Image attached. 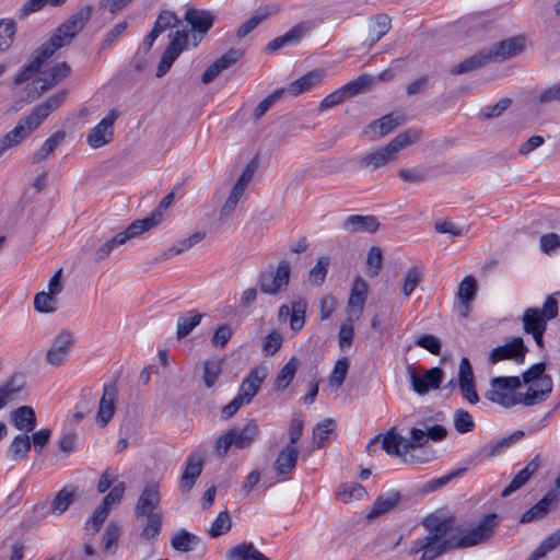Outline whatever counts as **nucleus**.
<instances>
[{"mask_svg":"<svg viewBox=\"0 0 560 560\" xmlns=\"http://www.w3.org/2000/svg\"><path fill=\"white\" fill-rule=\"evenodd\" d=\"M423 526L428 533L423 538L413 541L409 555L422 552L420 560H434L454 546L466 548L488 540L497 526V515L483 516L457 544L450 537L453 528L452 518L431 515L423 521Z\"/></svg>","mask_w":560,"mask_h":560,"instance_id":"nucleus-2","label":"nucleus"},{"mask_svg":"<svg viewBox=\"0 0 560 560\" xmlns=\"http://www.w3.org/2000/svg\"><path fill=\"white\" fill-rule=\"evenodd\" d=\"M179 23L180 21L177 19L175 13L164 10L159 14L153 27L158 28L160 33H163L168 28L177 26Z\"/></svg>","mask_w":560,"mask_h":560,"instance_id":"nucleus-64","label":"nucleus"},{"mask_svg":"<svg viewBox=\"0 0 560 560\" xmlns=\"http://www.w3.org/2000/svg\"><path fill=\"white\" fill-rule=\"evenodd\" d=\"M73 343V332L70 330H61L54 337L51 345L46 351V363L55 368L63 365L71 353Z\"/></svg>","mask_w":560,"mask_h":560,"instance_id":"nucleus-9","label":"nucleus"},{"mask_svg":"<svg viewBox=\"0 0 560 560\" xmlns=\"http://www.w3.org/2000/svg\"><path fill=\"white\" fill-rule=\"evenodd\" d=\"M299 369V360L296 358L290 359V361L280 370L275 378V388L284 389L293 381L295 373Z\"/></svg>","mask_w":560,"mask_h":560,"instance_id":"nucleus-44","label":"nucleus"},{"mask_svg":"<svg viewBox=\"0 0 560 560\" xmlns=\"http://www.w3.org/2000/svg\"><path fill=\"white\" fill-rule=\"evenodd\" d=\"M407 372L412 389L419 395H425L430 389H438L444 378V372L440 368H432L420 375L416 368L407 365Z\"/></svg>","mask_w":560,"mask_h":560,"instance_id":"nucleus-12","label":"nucleus"},{"mask_svg":"<svg viewBox=\"0 0 560 560\" xmlns=\"http://www.w3.org/2000/svg\"><path fill=\"white\" fill-rule=\"evenodd\" d=\"M122 528L116 522H110L102 537L103 551L107 555H114L118 548V541L121 536Z\"/></svg>","mask_w":560,"mask_h":560,"instance_id":"nucleus-37","label":"nucleus"},{"mask_svg":"<svg viewBox=\"0 0 560 560\" xmlns=\"http://www.w3.org/2000/svg\"><path fill=\"white\" fill-rule=\"evenodd\" d=\"M299 450L296 446L287 445L278 455L275 462V470L279 475L290 472L296 466Z\"/></svg>","mask_w":560,"mask_h":560,"instance_id":"nucleus-32","label":"nucleus"},{"mask_svg":"<svg viewBox=\"0 0 560 560\" xmlns=\"http://www.w3.org/2000/svg\"><path fill=\"white\" fill-rule=\"evenodd\" d=\"M118 117V112L113 109L90 130L86 141L91 148L98 149L113 141L114 124Z\"/></svg>","mask_w":560,"mask_h":560,"instance_id":"nucleus-13","label":"nucleus"},{"mask_svg":"<svg viewBox=\"0 0 560 560\" xmlns=\"http://www.w3.org/2000/svg\"><path fill=\"white\" fill-rule=\"evenodd\" d=\"M124 244V237H120L117 233L114 237H112L110 240L102 244L98 248H96L94 253L95 261L98 262L107 259L115 247Z\"/></svg>","mask_w":560,"mask_h":560,"instance_id":"nucleus-61","label":"nucleus"},{"mask_svg":"<svg viewBox=\"0 0 560 560\" xmlns=\"http://www.w3.org/2000/svg\"><path fill=\"white\" fill-rule=\"evenodd\" d=\"M202 319V314L197 311H190L187 315L180 316L177 320V338L183 339L189 335L192 329L199 325Z\"/></svg>","mask_w":560,"mask_h":560,"instance_id":"nucleus-43","label":"nucleus"},{"mask_svg":"<svg viewBox=\"0 0 560 560\" xmlns=\"http://www.w3.org/2000/svg\"><path fill=\"white\" fill-rule=\"evenodd\" d=\"M93 7H81L58 26L51 38L37 48L30 62L18 73L13 80L15 86H23L21 98L32 103L44 92L51 89L58 82L70 74V66L59 62L49 70H42L43 65L54 56L57 49L69 45L72 39L84 28L92 16Z\"/></svg>","mask_w":560,"mask_h":560,"instance_id":"nucleus-1","label":"nucleus"},{"mask_svg":"<svg viewBox=\"0 0 560 560\" xmlns=\"http://www.w3.org/2000/svg\"><path fill=\"white\" fill-rule=\"evenodd\" d=\"M400 494L396 491H390L380 495L373 503V506L366 517L370 520L375 518L392 511L400 502Z\"/></svg>","mask_w":560,"mask_h":560,"instance_id":"nucleus-30","label":"nucleus"},{"mask_svg":"<svg viewBox=\"0 0 560 560\" xmlns=\"http://www.w3.org/2000/svg\"><path fill=\"white\" fill-rule=\"evenodd\" d=\"M31 447V438L27 434H19L11 442L8 456L11 460L19 462L27 456Z\"/></svg>","mask_w":560,"mask_h":560,"instance_id":"nucleus-38","label":"nucleus"},{"mask_svg":"<svg viewBox=\"0 0 560 560\" xmlns=\"http://www.w3.org/2000/svg\"><path fill=\"white\" fill-rule=\"evenodd\" d=\"M383 450L392 456H405L408 454L406 441L394 429L386 432L382 439Z\"/></svg>","mask_w":560,"mask_h":560,"instance_id":"nucleus-34","label":"nucleus"},{"mask_svg":"<svg viewBox=\"0 0 560 560\" xmlns=\"http://www.w3.org/2000/svg\"><path fill=\"white\" fill-rule=\"evenodd\" d=\"M161 503V492H160V486L156 482H152L147 485L138 500L135 506V513L137 517L140 516H147V515H154V514H161L159 512V506Z\"/></svg>","mask_w":560,"mask_h":560,"instance_id":"nucleus-14","label":"nucleus"},{"mask_svg":"<svg viewBox=\"0 0 560 560\" xmlns=\"http://www.w3.org/2000/svg\"><path fill=\"white\" fill-rule=\"evenodd\" d=\"M560 546V528L544 539L530 553L528 560H540Z\"/></svg>","mask_w":560,"mask_h":560,"instance_id":"nucleus-45","label":"nucleus"},{"mask_svg":"<svg viewBox=\"0 0 560 560\" xmlns=\"http://www.w3.org/2000/svg\"><path fill=\"white\" fill-rule=\"evenodd\" d=\"M284 92L285 89H278L261 102H259L254 110L255 120H259L269 110V108L282 97Z\"/></svg>","mask_w":560,"mask_h":560,"instance_id":"nucleus-60","label":"nucleus"},{"mask_svg":"<svg viewBox=\"0 0 560 560\" xmlns=\"http://www.w3.org/2000/svg\"><path fill=\"white\" fill-rule=\"evenodd\" d=\"M558 493L555 490L548 491L534 506L524 512L520 523H530L544 518L550 510V506L558 501Z\"/></svg>","mask_w":560,"mask_h":560,"instance_id":"nucleus-24","label":"nucleus"},{"mask_svg":"<svg viewBox=\"0 0 560 560\" xmlns=\"http://www.w3.org/2000/svg\"><path fill=\"white\" fill-rule=\"evenodd\" d=\"M336 423L332 419H324L313 430V443L316 448H322L325 440L334 432Z\"/></svg>","mask_w":560,"mask_h":560,"instance_id":"nucleus-46","label":"nucleus"},{"mask_svg":"<svg viewBox=\"0 0 560 560\" xmlns=\"http://www.w3.org/2000/svg\"><path fill=\"white\" fill-rule=\"evenodd\" d=\"M199 544V538L185 529L179 530L171 540L172 547L180 552L192 551Z\"/></svg>","mask_w":560,"mask_h":560,"instance_id":"nucleus-41","label":"nucleus"},{"mask_svg":"<svg viewBox=\"0 0 560 560\" xmlns=\"http://www.w3.org/2000/svg\"><path fill=\"white\" fill-rule=\"evenodd\" d=\"M539 246L544 254L552 255L560 249V236L557 233H546L540 236Z\"/></svg>","mask_w":560,"mask_h":560,"instance_id":"nucleus-63","label":"nucleus"},{"mask_svg":"<svg viewBox=\"0 0 560 560\" xmlns=\"http://www.w3.org/2000/svg\"><path fill=\"white\" fill-rule=\"evenodd\" d=\"M118 390L114 384L104 386L103 395L100 400V407L96 415V422L101 427L107 425L112 420L116 409Z\"/></svg>","mask_w":560,"mask_h":560,"instance_id":"nucleus-18","label":"nucleus"},{"mask_svg":"<svg viewBox=\"0 0 560 560\" xmlns=\"http://www.w3.org/2000/svg\"><path fill=\"white\" fill-rule=\"evenodd\" d=\"M75 498V489L73 487L62 488L54 498L51 502V513L55 515H61L67 511L69 505Z\"/></svg>","mask_w":560,"mask_h":560,"instance_id":"nucleus-40","label":"nucleus"},{"mask_svg":"<svg viewBox=\"0 0 560 560\" xmlns=\"http://www.w3.org/2000/svg\"><path fill=\"white\" fill-rule=\"evenodd\" d=\"M266 376L267 371L265 368L253 369L243 380L236 397L241 398L245 405L249 404L258 393Z\"/></svg>","mask_w":560,"mask_h":560,"instance_id":"nucleus-19","label":"nucleus"},{"mask_svg":"<svg viewBox=\"0 0 560 560\" xmlns=\"http://www.w3.org/2000/svg\"><path fill=\"white\" fill-rule=\"evenodd\" d=\"M454 427L457 432L464 434L474 430L475 422L468 411L458 409L454 412Z\"/></svg>","mask_w":560,"mask_h":560,"instance_id":"nucleus-55","label":"nucleus"},{"mask_svg":"<svg viewBox=\"0 0 560 560\" xmlns=\"http://www.w3.org/2000/svg\"><path fill=\"white\" fill-rule=\"evenodd\" d=\"M184 21L190 26L188 31H176L170 34V44L162 54L156 69V77L167 73L178 56L187 49L196 48L215 22L214 14L206 9L188 8Z\"/></svg>","mask_w":560,"mask_h":560,"instance_id":"nucleus-3","label":"nucleus"},{"mask_svg":"<svg viewBox=\"0 0 560 560\" xmlns=\"http://www.w3.org/2000/svg\"><path fill=\"white\" fill-rule=\"evenodd\" d=\"M313 23L304 22L290 28L285 34L272 39L266 47L268 51H276L287 45L295 44L313 28Z\"/></svg>","mask_w":560,"mask_h":560,"instance_id":"nucleus-23","label":"nucleus"},{"mask_svg":"<svg viewBox=\"0 0 560 560\" xmlns=\"http://www.w3.org/2000/svg\"><path fill=\"white\" fill-rule=\"evenodd\" d=\"M558 316V302L556 298L548 296L541 310L528 307L522 316L523 329L526 334L546 330L547 322Z\"/></svg>","mask_w":560,"mask_h":560,"instance_id":"nucleus-7","label":"nucleus"},{"mask_svg":"<svg viewBox=\"0 0 560 560\" xmlns=\"http://www.w3.org/2000/svg\"><path fill=\"white\" fill-rule=\"evenodd\" d=\"M156 225H159V218L150 214L142 220L133 221L125 231L118 233V235L124 237V243H126L128 240L136 237Z\"/></svg>","mask_w":560,"mask_h":560,"instance_id":"nucleus-36","label":"nucleus"},{"mask_svg":"<svg viewBox=\"0 0 560 560\" xmlns=\"http://www.w3.org/2000/svg\"><path fill=\"white\" fill-rule=\"evenodd\" d=\"M231 517L226 511L220 512L217 518L210 526L209 535L211 537H219L231 529Z\"/></svg>","mask_w":560,"mask_h":560,"instance_id":"nucleus-56","label":"nucleus"},{"mask_svg":"<svg viewBox=\"0 0 560 560\" xmlns=\"http://www.w3.org/2000/svg\"><path fill=\"white\" fill-rule=\"evenodd\" d=\"M34 307L39 313H54L57 310L56 296L48 292H38L34 298Z\"/></svg>","mask_w":560,"mask_h":560,"instance_id":"nucleus-54","label":"nucleus"},{"mask_svg":"<svg viewBox=\"0 0 560 560\" xmlns=\"http://www.w3.org/2000/svg\"><path fill=\"white\" fill-rule=\"evenodd\" d=\"M397 158L395 156L393 150L389 148L388 143L382 148L375 149L370 152H365L357 159V162L361 170L366 172H373L380 167H384L392 162H394Z\"/></svg>","mask_w":560,"mask_h":560,"instance_id":"nucleus-16","label":"nucleus"},{"mask_svg":"<svg viewBox=\"0 0 560 560\" xmlns=\"http://www.w3.org/2000/svg\"><path fill=\"white\" fill-rule=\"evenodd\" d=\"M329 265V257L323 256L318 258L315 266L308 272V279L312 285L319 287L325 281Z\"/></svg>","mask_w":560,"mask_h":560,"instance_id":"nucleus-48","label":"nucleus"},{"mask_svg":"<svg viewBox=\"0 0 560 560\" xmlns=\"http://www.w3.org/2000/svg\"><path fill=\"white\" fill-rule=\"evenodd\" d=\"M228 560H269L252 542L240 544L226 553Z\"/></svg>","mask_w":560,"mask_h":560,"instance_id":"nucleus-33","label":"nucleus"},{"mask_svg":"<svg viewBox=\"0 0 560 560\" xmlns=\"http://www.w3.org/2000/svg\"><path fill=\"white\" fill-rule=\"evenodd\" d=\"M477 284L476 280L471 276L465 277L459 285L457 291V298L462 304H468L471 302L476 295Z\"/></svg>","mask_w":560,"mask_h":560,"instance_id":"nucleus-52","label":"nucleus"},{"mask_svg":"<svg viewBox=\"0 0 560 560\" xmlns=\"http://www.w3.org/2000/svg\"><path fill=\"white\" fill-rule=\"evenodd\" d=\"M526 47V37L518 35L494 43L486 50L489 62H503L521 55Z\"/></svg>","mask_w":560,"mask_h":560,"instance_id":"nucleus-11","label":"nucleus"},{"mask_svg":"<svg viewBox=\"0 0 560 560\" xmlns=\"http://www.w3.org/2000/svg\"><path fill=\"white\" fill-rule=\"evenodd\" d=\"M399 125V121L393 114L383 116L380 119L372 121L364 130L365 135H372V139L375 137H384L388 135L394 128Z\"/></svg>","mask_w":560,"mask_h":560,"instance_id":"nucleus-35","label":"nucleus"},{"mask_svg":"<svg viewBox=\"0 0 560 560\" xmlns=\"http://www.w3.org/2000/svg\"><path fill=\"white\" fill-rule=\"evenodd\" d=\"M488 62H489L488 56L485 50V51H482L480 54H476V55L463 60L458 65H456L451 70V73L452 74H462V73L470 72V71L481 68L482 66H485Z\"/></svg>","mask_w":560,"mask_h":560,"instance_id":"nucleus-42","label":"nucleus"},{"mask_svg":"<svg viewBox=\"0 0 560 560\" xmlns=\"http://www.w3.org/2000/svg\"><path fill=\"white\" fill-rule=\"evenodd\" d=\"M259 425L255 419L240 428L234 427L222 433L215 441L214 450L219 457L226 455L231 447L238 450L247 448L259 435Z\"/></svg>","mask_w":560,"mask_h":560,"instance_id":"nucleus-5","label":"nucleus"},{"mask_svg":"<svg viewBox=\"0 0 560 560\" xmlns=\"http://www.w3.org/2000/svg\"><path fill=\"white\" fill-rule=\"evenodd\" d=\"M11 421L18 430L31 432L36 427L35 411L30 406H21L11 412Z\"/></svg>","mask_w":560,"mask_h":560,"instance_id":"nucleus-29","label":"nucleus"},{"mask_svg":"<svg viewBox=\"0 0 560 560\" xmlns=\"http://www.w3.org/2000/svg\"><path fill=\"white\" fill-rule=\"evenodd\" d=\"M203 460V455L200 452H192L186 458V466L179 483V488L183 492H188L194 487L202 471Z\"/></svg>","mask_w":560,"mask_h":560,"instance_id":"nucleus-21","label":"nucleus"},{"mask_svg":"<svg viewBox=\"0 0 560 560\" xmlns=\"http://www.w3.org/2000/svg\"><path fill=\"white\" fill-rule=\"evenodd\" d=\"M126 483L124 481L115 483L110 491L104 497L102 505L107 509L118 505L124 497Z\"/></svg>","mask_w":560,"mask_h":560,"instance_id":"nucleus-62","label":"nucleus"},{"mask_svg":"<svg viewBox=\"0 0 560 560\" xmlns=\"http://www.w3.org/2000/svg\"><path fill=\"white\" fill-rule=\"evenodd\" d=\"M22 377L13 375L0 385V410L13 402L23 389Z\"/></svg>","mask_w":560,"mask_h":560,"instance_id":"nucleus-28","label":"nucleus"},{"mask_svg":"<svg viewBox=\"0 0 560 560\" xmlns=\"http://www.w3.org/2000/svg\"><path fill=\"white\" fill-rule=\"evenodd\" d=\"M324 74L323 70H312L291 82L288 88V92L293 96H298L299 94L318 85L322 82Z\"/></svg>","mask_w":560,"mask_h":560,"instance_id":"nucleus-27","label":"nucleus"},{"mask_svg":"<svg viewBox=\"0 0 560 560\" xmlns=\"http://www.w3.org/2000/svg\"><path fill=\"white\" fill-rule=\"evenodd\" d=\"M242 56L241 49H230L205 70L201 77L202 82L205 84L212 82L222 71L235 65Z\"/></svg>","mask_w":560,"mask_h":560,"instance_id":"nucleus-20","label":"nucleus"},{"mask_svg":"<svg viewBox=\"0 0 560 560\" xmlns=\"http://www.w3.org/2000/svg\"><path fill=\"white\" fill-rule=\"evenodd\" d=\"M521 385L522 381L518 376H498L490 381L483 396L492 404L511 408L522 404L523 395L516 393Z\"/></svg>","mask_w":560,"mask_h":560,"instance_id":"nucleus-6","label":"nucleus"},{"mask_svg":"<svg viewBox=\"0 0 560 560\" xmlns=\"http://www.w3.org/2000/svg\"><path fill=\"white\" fill-rule=\"evenodd\" d=\"M290 280V265L282 260L273 272H262L258 279V285L262 293L276 295L284 291Z\"/></svg>","mask_w":560,"mask_h":560,"instance_id":"nucleus-10","label":"nucleus"},{"mask_svg":"<svg viewBox=\"0 0 560 560\" xmlns=\"http://www.w3.org/2000/svg\"><path fill=\"white\" fill-rule=\"evenodd\" d=\"M527 384L528 388L526 393L522 394V404L525 406H533L545 401L552 390V380L549 375H545Z\"/></svg>","mask_w":560,"mask_h":560,"instance_id":"nucleus-17","label":"nucleus"},{"mask_svg":"<svg viewBox=\"0 0 560 560\" xmlns=\"http://www.w3.org/2000/svg\"><path fill=\"white\" fill-rule=\"evenodd\" d=\"M383 256L380 247L373 246L368 254L366 275L371 278L376 277L382 268Z\"/></svg>","mask_w":560,"mask_h":560,"instance_id":"nucleus-59","label":"nucleus"},{"mask_svg":"<svg viewBox=\"0 0 560 560\" xmlns=\"http://www.w3.org/2000/svg\"><path fill=\"white\" fill-rule=\"evenodd\" d=\"M366 495V490L359 483H346L337 492V499L348 503L352 499H361Z\"/></svg>","mask_w":560,"mask_h":560,"instance_id":"nucleus-53","label":"nucleus"},{"mask_svg":"<svg viewBox=\"0 0 560 560\" xmlns=\"http://www.w3.org/2000/svg\"><path fill=\"white\" fill-rule=\"evenodd\" d=\"M306 302L299 299L292 303V314L290 318V328L298 332L305 324Z\"/></svg>","mask_w":560,"mask_h":560,"instance_id":"nucleus-51","label":"nucleus"},{"mask_svg":"<svg viewBox=\"0 0 560 560\" xmlns=\"http://www.w3.org/2000/svg\"><path fill=\"white\" fill-rule=\"evenodd\" d=\"M222 373V360H207L203 363L202 378L207 388H211Z\"/></svg>","mask_w":560,"mask_h":560,"instance_id":"nucleus-50","label":"nucleus"},{"mask_svg":"<svg viewBox=\"0 0 560 560\" xmlns=\"http://www.w3.org/2000/svg\"><path fill=\"white\" fill-rule=\"evenodd\" d=\"M527 352L528 348L523 339L515 337L510 342L494 348L489 355V362L495 364L502 360H513L516 363H523Z\"/></svg>","mask_w":560,"mask_h":560,"instance_id":"nucleus-15","label":"nucleus"},{"mask_svg":"<svg viewBox=\"0 0 560 560\" xmlns=\"http://www.w3.org/2000/svg\"><path fill=\"white\" fill-rule=\"evenodd\" d=\"M380 228V222L374 215H349L342 223V229L349 233H374Z\"/></svg>","mask_w":560,"mask_h":560,"instance_id":"nucleus-25","label":"nucleus"},{"mask_svg":"<svg viewBox=\"0 0 560 560\" xmlns=\"http://www.w3.org/2000/svg\"><path fill=\"white\" fill-rule=\"evenodd\" d=\"M366 298L368 283L365 282L364 279L358 277L353 282L348 300V316L351 319L360 318Z\"/></svg>","mask_w":560,"mask_h":560,"instance_id":"nucleus-22","label":"nucleus"},{"mask_svg":"<svg viewBox=\"0 0 560 560\" xmlns=\"http://www.w3.org/2000/svg\"><path fill=\"white\" fill-rule=\"evenodd\" d=\"M373 82L374 79L371 75L362 74L324 97L318 105V109L323 112L332 108L343 101L365 92Z\"/></svg>","mask_w":560,"mask_h":560,"instance_id":"nucleus-8","label":"nucleus"},{"mask_svg":"<svg viewBox=\"0 0 560 560\" xmlns=\"http://www.w3.org/2000/svg\"><path fill=\"white\" fill-rule=\"evenodd\" d=\"M147 524L141 532L143 539L150 540L156 537L162 527V514L147 515Z\"/></svg>","mask_w":560,"mask_h":560,"instance_id":"nucleus-57","label":"nucleus"},{"mask_svg":"<svg viewBox=\"0 0 560 560\" xmlns=\"http://www.w3.org/2000/svg\"><path fill=\"white\" fill-rule=\"evenodd\" d=\"M350 368V361L348 358H341L339 359L334 366V370L329 376V385L336 389L342 386L348 371Z\"/></svg>","mask_w":560,"mask_h":560,"instance_id":"nucleus-47","label":"nucleus"},{"mask_svg":"<svg viewBox=\"0 0 560 560\" xmlns=\"http://www.w3.org/2000/svg\"><path fill=\"white\" fill-rule=\"evenodd\" d=\"M16 32L15 22L10 19L0 21V52L11 47Z\"/></svg>","mask_w":560,"mask_h":560,"instance_id":"nucleus-49","label":"nucleus"},{"mask_svg":"<svg viewBox=\"0 0 560 560\" xmlns=\"http://www.w3.org/2000/svg\"><path fill=\"white\" fill-rule=\"evenodd\" d=\"M392 28L390 18L387 14L373 15L368 24V38L365 43L373 46L384 37Z\"/></svg>","mask_w":560,"mask_h":560,"instance_id":"nucleus-26","label":"nucleus"},{"mask_svg":"<svg viewBox=\"0 0 560 560\" xmlns=\"http://www.w3.org/2000/svg\"><path fill=\"white\" fill-rule=\"evenodd\" d=\"M66 92L58 93L34 107L32 113L19 120L16 126L0 138V156L18 147L66 100Z\"/></svg>","mask_w":560,"mask_h":560,"instance_id":"nucleus-4","label":"nucleus"},{"mask_svg":"<svg viewBox=\"0 0 560 560\" xmlns=\"http://www.w3.org/2000/svg\"><path fill=\"white\" fill-rule=\"evenodd\" d=\"M422 272L418 267H411L407 270L404 283H402V293L405 296L411 295L415 291L419 282L421 281Z\"/></svg>","mask_w":560,"mask_h":560,"instance_id":"nucleus-58","label":"nucleus"},{"mask_svg":"<svg viewBox=\"0 0 560 560\" xmlns=\"http://www.w3.org/2000/svg\"><path fill=\"white\" fill-rule=\"evenodd\" d=\"M66 132L62 130H58L54 132L44 143L43 145L33 154L32 161L33 163H38L45 159H47L56 148L65 140Z\"/></svg>","mask_w":560,"mask_h":560,"instance_id":"nucleus-39","label":"nucleus"},{"mask_svg":"<svg viewBox=\"0 0 560 560\" xmlns=\"http://www.w3.org/2000/svg\"><path fill=\"white\" fill-rule=\"evenodd\" d=\"M422 138V130L418 128H409L393 138L388 145L393 150L395 156L400 150L418 143Z\"/></svg>","mask_w":560,"mask_h":560,"instance_id":"nucleus-31","label":"nucleus"}]
</instances>
